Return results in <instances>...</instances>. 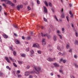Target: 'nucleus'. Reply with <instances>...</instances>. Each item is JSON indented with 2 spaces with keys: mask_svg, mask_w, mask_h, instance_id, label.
Listing matches in <instances>:
<instances>
[{
  "mask_svg": "<svg viewBox=\"0 0 78 78\" xmlns=\"http://www.w3.org/2000/svg\"><path fill=\"white\" fill-rule=\"evenodd\" d=\"M33 70L35 72L37 73V74H39V71H41V67H38L36 68V67H35L33 68Z\"/></svg>",
  "mask_w": 78,
  "mask_h": 78,
  "instance_id": "f257e3e1",
  "label": "nucleus"
},
{
  "mask_svg": "<svg viewBox=\"0 0 78 78\" xmlns=\"http://www.w3.org/2000/svg\"><path fill=\"white\" fill-rule=\"evenodd\" d=\"M56 59L55 58H48L47 59V60L49 62H51V61H55Z\"/></svg>",
  "mask_w": 78,
  "mask_h": 78,
  "instance_id": "f03ea898",
  "label": "nucleus"
},
{
  "mask_svg": "<svg viewBox=\"0 0 78 78\" xmlns=\"http://www.w3.org/2000/svg\"><path fill=\"white\" fill-rule=\"evenodd\" d=\"M32 47H37V48H39V44L37 43L34 44Z\"/></svg>",
  "mask_w": 78,
  "mask_h": 78,
  "instance_id": "7ed1b4c3",
  "label": "nucleus"
},
{
  "mask_svg": "<svg viewBox=\"0 0 78 78\" xmlns=\"http://www.w3.org/2000/svg\"><path fill=\"white\" fill-rule=\"evenodd\" d=\"M45 41V40L44 39V38L42 40V44L43 45H45V44H46Z\"/></svg>",
  "mask_w": 78,
  "mask_h": 78,
  "instance_id": "20e7f679",
  "label": "nucleus"
},
{
  "mask_svg": "<svg viewBox=\"0 0 78 78\" xmlns=\"http://www.w3.org/2000/svg\"><path fill=\"white\" fill-rule=\"evenodd\" d=\"M5 58L7 62H8L9 63H10L11 62L10 61V60H9V58L8 57H5Z\"/></svg>",
  "mask_w": 78,
  "mask_h": 78,
  "instance_id": "39448f33",
  "label": "nucleus"
},
{
  "mask_svg": "<svg viewBox=\"0 0 78 78\" xmlns=\"http://www.w3.org/2000/svg\"><path fill=\"white\" fill-rule=\"evenodd\" d=\"M44 13H47V8H46V7L44 6Z\"/></svg>",
  "mask_w": 78,
  "mask_h": 78,
  "instance_id": "423d86ee",
  "label": "nucleus"
},
{
  "mask_svg": "<svg viewBox=\"0 0 78 78\" xmlns=\"http://www.w3.org/2000/svg\"><path fill=\"white\" fill-rule=\"evenodd\" d=\"M54 66H55L56 67H58L59 66V65H58V64H57L56 63H55L53 64Z\"/></svg>",
  "mask_w": 78,
  "mask_h": 78,
  "instance_id": "0eeeda50",
  "label": "nucleus"
},
{
  "mask_svg": "<svg viewBox=\"0 0 78 78\" xmlns=\"http://www.w3.org/2000/svg\"><path fill=\"white\" fill-rule=\"evenodd\" d=\"M8 4L10 5V6H14V3H12V2L10 1L9 2Z\"/></svg>",
  "mask_w": 78,
  "mask_h": 78,
  "instance_id": "6e6552de",
  "label": "nucleus"
},
{
  "mask_svg": "<svg viewBox=\"0 0 78 78\" xmlns=\"http://www.w3.org/2000/svg\"><path fill=\"white\" fill-rule=\"evenodd\" d=\"M64 17H65V15H64V13H62L61 16V18L62 19H64Z\"/></svg>",
  "mask_w": 78,
  "mask_h": 78,
  "instance_id": "1a4fd4ad",
  "label": "nucleus"
},
{
  "mask_svg": "<svg viewBox=\"0 0 78 78\" xmlns=\"http://www.w3.org/2000/svg\"><path fill=\"white\" fill-rule=\"evenodd\" d=\"M60 61H62L63 63H64V64H65V63H66V60L65 59H62V58H61L60 59Z\"/></svg>",
  "mask_w": 78,
  "mask_h": 78,
  "instance_id": "9d476101",
  "label": "nucleus"
},
{
  "mask_svg": "<svg viewBox=\"0 0 78 78\" xmlns=\"http://www.w3.org/2000/svg\"><path fill=\"white\" fill-rule=\"evenodd\" d=\"M15 42L16 44H20V42H19L17 40H15Z\"/></svg>",
  "mask_w": 78,
  "mask_h": 78,
  "instance_id": "9b49d317",
  "label": "nucleus"
},
{
  "mask_svg": "<svg viewBox=\"0 0 78 78\" xmlns=\"http://www.w3.org/2000/svg\"><path fill=\"white\" fill-rule=\"evenodd\" d=\"M2 36L4 38H5L6 39L8 38V36H6L5 34H3Z\"/></svg>",
  "mask_w": 78,
  "mask_h": 78,
  "instance_id": "f8f14e48",
  "label": "nucleus"
},
{
  "mask_svg": "<svg viewBox=\"0 0 78 78\" xmlns=\"http://www.w3.org/2000/svg\"><path fill=\"white\" fill-rule=\"evenodd\" d=\"M10 1L7 0H5L4 2L6 4H9Z\"/></svg>",
  "mask_w": 78,
  "mask_h": 78,
  "instance_id": "ddd939ff",
  "label": "nucleus"
},
{
  "mask_svg": "<svg viewBox=\"0 0 78 78\" xmlns=\"http://www.w3.org/2000/svg\"><path fill=\"white\" fill-rule=\"evenodd\" d=\"M53 39L54 41H56V36L54 35L53 37Z\"/></svg>",
  "mask_w": 78,
  "mask_h": 78,
  "instance_id": "4468645a",
  "label": "nucleus"
},
{
  "mask_svg": "<svg viewBox=\"0 0 78 78\" xmlns=\"http://www.w3.org/2000/svg\"><path fill=\"white\" fill-rule=\"evenodd\" d=\"M25 76H28V75H29V73H28V72L25 73Z\"/></svg>",
  "mask_w": 78,
  "mask_h": 78,
  "instance_id": "2eb2a0df",
  "label": "nucleus"
},
{
  "mask_svg": "<svg viewBox=\"0 0 78 78\" xmlns=\"http://www.w3.org/2000/svg\"><path fill=\"white\" fill-rule=\"evenodd\" d=\"M44 3L45 4V5L46 6H48V3H47V1H45L44 2Z\"/></svg>",
  "mask_w": 78,
  "mask_h": 78,
  "instance_id": "dca6fc26",
  "label": "nucleus"
},
{
  "mask_svg": "<svg viewBox=\"0 0 78 78\" xmlns=\"http://www.w3.org/2000/svg\"><path fill=\"white\" fill-rule=\"evenodd\" d=\"M57 48L58 50L59 51H61V48H60V47H59V46H57Z\"/></svg>",
  "mask_w": 78,
  "mask_h": 78,
  "instance_id": "f3484780",
  "label": "nucleus"
},
{
  "mask_svg": "<svg viewBox=\"0 0 78 78\" xmlns=\"http://www.w3.org/2000/svg\"><path fill=\"white\" fill-rule=\"evenodd\" d=\"M75 35L76 37H78V34H77V31H76V30H75Z\"/></svg>",
  "mask_w": 78,
  "mask_h": 78,
  "instance_id": "a211bd4d",
  "label": "nucleus"
},
{
  "mask_svg": "<svg viewBox=\"0 0 78 78\" xmlns=\"http://www.w3.org/2000/svg\"><path fill=\"white\" fill-rule=\"evenodd\" d=\"M54 19H56V20L57 21H58V18H57L56 17V16L54 15Z\"/></svg>",
  "mask_w": 78,
  "mask_h": 78,
  "instance_id": "6ab92c4d",
  "label": "nucleus"
},
{
  "mask_svg": "<svg viewBox=\"0 0 78 78\" xmlns=\"http://www.w3.org/2000/svg\"><path fill=\"white\" fill-rule=\"evenodd\" d=\"M48 4L49 6H50L51 7V6H52V5L51 4V2H49Z\"/></svg>",
  "mask_w": 78,
  "mask_h": 78,
  "instance_id": "aec40b11",
  "label": "nucleus"
},
{
  "mask_svg": "<svg viewBox=\"0 0 78 78\" xmlns=\"http://www.w3.org/2000/svg\"><path fill=\"white\" fill-rule=\"evenodd\" d=\"M69 17L68 16H66V19L67 21L68 22H69Z\"/></svg>",
  "mask_w": 78,
  "mask_h": 78,
  "instance_id": "412c9836",
  "label": "nucleus"
},
{
  "mask_svg": "<svg viewBox=\"0 0 78 78\" xmlns=\"http://www.w3.org/2000/svg\"><path fill=\"white\" fill-rule=\"evenodd\" d=\"M62 33H63V34H64V28H62Z\"/></svg>",
  "mask_w": 78,
  "mask_h": 78,
  "instance_id": "4be33fe9",
  "label": "nucleus"
},
{
  "mask_svg": "<svg viewBox=\"0 0 78 78\" xmlns=\"http://www.w3.org/2000/svg\"><path fill=\"white\" fill-rule=\"evenodd\" d=\"M13 54L14 56H16V52L15 51H13Z\"/></svg>",
  "mask_w": 78,
  "mask_h": 78,
  "instance_id": "5701e85b",
  "label": "nucleus"
},
{
  "mask_svg": "<svg viewBox=\"0 0 78 78\" xmlns=\"http://www.w3.org/2000/svg\"><path fill=\"white\" fill-rule=\"evenodd\" d=\"M13 27H14L15 28H17V25H13Z\"/></svg>",
  "mask_w": 78,
  "mask_h": 78,
  "instance_id": "b1692460",
  "label": "nucleus"
},
{
  "mask_svg": "<svg viewBox=\"0 0 78 78\" xmlns=\"http://www.w3.org/2000/svg\"><path fill=\"white\" fill-rule=\"evenodd\" d=\"M18 62L20 64H22V62L20 61H18Z\"/></svg>",
  "mask_w": 78,
  "mask_h": 78,
  "instance_id": "393cba45",
  "label": "nucleus"
},
{
  "mask_svg": "<svg viewBox=\"0 0 78 78\" xmlns=\"http://www.w3.org/2000/svg\"><path fill=\"white\" fill-rule=\"evenodd\" d=\"M66 48L67 49L69 48V45L67 44L66 46Z\"/></svg>",
  "mask_w": 78,
  "mask_h": 78,
  "instance_id": "a878e982",
  "label": "nucleus"
},
{
  "mask_svg": "<svg viewBox=\"0 0 78 78\" xmlns=\"http://www.w3.org/2000/svg\"><path fill=\"white\" fill-rule=\"evenodd\" d=\"M27 39L28 40H30L31 39V37L30 36H28L27 37Z\"/></svg>",
  "mask_w": 78,
  "mask_h": 78,
  "instance_id": "bb28decb",
  "label": "nucleus"
},
{
  "mask_svg": "<svg viewBox=\"0 0 78 78\" xmlns=\"http://www.w3.org/2000/svg\"><path fill=\"white\" fill-rule=\"evenodd\" d=\"M47 37L48 39H50V38H51V36H50V35H49L48 34V36H47Z\"/></svg>",
  "mask_w": 78,
  "mask_h": 78,
  "instance_id": "cd10ccee",
  "label": "nucleus"
},
{
  "mask_svg": "<svg viewBox=\"0 0 78 78\" xmlns=\"http://www.w3.org/2000/svg\"><path fill=\"white\" fill-rule=\"evenodd\" d=\"M58 36H59L60 39H62V36H61V35H58Z\"/></svg>",
  "mask_w": 78,
  "mask_h": 78,
  "instance_id": "c85d7f7f",
  "label": "nucleus"
},
{
  "mask_svg": "<svg viewBox=\"0 0 78 78\" xmlns=\"http://www.w3.org/2000/svg\"><path fill=\"white\" fill-rule=\"evenodd\" d=\"M75 67H76V68H78V65H77V64L75 63Z\"/></svg>",
  "mask_w": 78,
  "mask_h": 78,
  "instance_id": "c756f323",
  "label": "nucleus"
},
{
  "mask_svg": "<svg viewBox=\"0 0 78 78\" xmlns=\"http://www.w3.org/2000/svg\"><path fill=\"white\" fill-rule=\"evenodd\" d=\"M17 9L18 11H19L20 10V7L19 6H17Z\"/></svg>",
  "mask_w": 78,
  "mask_h": 78,
  "instance_id": "7c9ffc66",
  "label": "nucleus"
},
{
  "mask_svg": "<svg viewBox=\"0 0 78 78\" xmlns=\"http://www.w3.org/2000/svg\"><path fill=\"white\" fill-rule=\"evenodd\" d=\"M48 35V34H44V37H46V36L47 37Z\"/></svg>",
  "mask_w": 78,
  "mask_h": 78,
  "instance_id": "2f4dec72",
  "label": "nucleus"
},
{
  "mask_svg": "<svg viewBox=\"0 0 78 78\" xmlns=\"http://www.w3.org/2000/svg\"><path fill=\"white\" fill-rule=\"evenodd\" d=\"M21 56L22 57H25V55L24 54H23L21 55Z\"/></svg>",
  "mask_w": 78,
  "mask_h": 78,
  "instance_id": "473e14b6",
  "label": "nucleus"
},
{
  "mask_svg": "<svg viewBox=\"0 0 78 78\" xmlns=\"http://www.w3.org/2000/svg\"><path fill=\"white\" fill-rule=\"evenodd\" d=\"M37 4H38V5H39V4H40V1H39V0H37Z\"/></svg>",
  "mask_w": 78,
  "mask_h": 78,
  "instance_id": "72a5a7b5",
  "label": "nucleus"
},
{
  "mask_svg": "<svg viewBox=\"0 0 78 78\" xmlns=\"http://www.w3.org/2000/svg\"><path fill=\"white\" fill-rule=\"evenodd\" d=\"M43 19L44 21L45 22H47V20L45 18H44Z\"/></svg>",
  "mask_w": 78,
  "mask_h": 78,
  "instance_id": "f704fd0d",
  "label": "nucleus"
},
{
  "mask_svg": "<svg viewBox=\"0 0 78 78\" xmlns=\"http://www.w3.org/2000/svg\"><path fill=\"white\" fill-rule=\"evenodd\" d=\"M30 52L31 54H33V53H34V51H33V50H31Z\"/></svg>",
  "mask_w": 78,
  "mask_h": 78,
  "instance_id": "c9c22d12",
  "label": "nucleus"
},
{
  "mask_svg": "<svg viewBox=\"0 0 78 78\" xmlns=\"http://www.w3.org/2000/svg\"><path fill=\"white\" fill-rule=\"evenodd\" d=\"M40 27H41L37 25V30H38L39 29V28H40Z\"/></svg>",
  "mask_w": 78,
  "mask_h": 78,
  "instance_id": "e433bc0d",
  "label": "nucleus"
},
{
  "mask_svg": "<svg viewBox=\"0 0 78 78\" xmlns=\"http://www.w3.org/2000/svg\"><path fill=\"white\" fill-rule=\"evenodd\" d=\"M13 65L14 66H15V67H17V65L15 63H13Z\"/></svg>",
  "mask_w": 78,
  "mask_h": 78,
  "instance_id": "4c0bfd02",
  "label": "nucleus"
},
{
  "mask_svg": "<svg viewBox=\"0 0 78 78\" xmlns=\"http://www.w3.org/2000/svg\"><path fill=\"white\" fill-rule=\"evenodd\" d=\"M37 52L39 54H41V51H38Z\"/></svg>",
  "mask_w": 78,
  "mask_h": 78,
  "instance_id": "58836bf2",
  "label": "nucleus"
},
{
  "mask_svg": "<svg viewBox=\"0 0 78 78\" xmlns=\"http://www.w3.org/2000/svg\"><path fill=\"white\" fill-rule=\"evenodd\" d=\"M29 48H26V51H29Z\"/></svg>",
  "mask_w": 78,
  "mask_h": 78,
  "instance_id": "ea45409f",
  "label": "nucleus"
},
{
  "mask_svg": "<svg viewBox=\"0 0 78 78\" xmlns=\"http://www.w3.org/2000/svg\"><path fill=\"white\" fill-rule=\"evenodd\" d=\"M72 49H71L69 50V53H72Z\"/></svg>",
  "mask_w": 78,
  "mask_h": 78,
  "instance_id": "a19ab883",
  "label": "nucleus"
},
{
  "mask_svg": "<svg viewBox=\"0 0 78 78\" xmlns=\"http://www.w3.org/2000/svg\"><path fill=\"white\" fill-rule=\"evenodd\" d=\"M2 5L4 7H6V5L5 4H3Z\"/></svg>",
  "mask_w": 78,
  "mask_h": 78,
  "instance_id": "79ce46f5",
  "label": "nucleus"
},
{
  "mask_svg": "<svg viewBox=\"0 0 78 78\" xmlns=\"http://www.w3.org/2000/svg\"><path fill=\"white\" fill-rule=\"evenodd\" d=\"M20 8V9L22 8L23 7V6H22V5H20V6H19Z\"/></svg>",
  "mask_w": 78,
  "mask_h": 78,
  "instance_id": "37998d69",
  "label": "nucleus"
},
{
  "mask_svg": "<svg viewBox=\"0 0 78 78\" xmlns=\"http://www.w3.org/2000/svg\"><path fill=\"white\" fill-rule=\"evenodd\" d=\"M27 9L28 10H30L31 9V8L29 6H27Z\"/></svg>",
  "mask_w": 78,
  "mask_h": 78,
  "instance_id": "c03bdc74",
  "label": "nucleus"
},
{
  "mask_svg": "<svg viewBox=\"0 0 78 78\" xmlns=\"http://www.w3.org/2000/svg\"><path fill=\"white\" fill-rule=\"evenodd\" d=\"M59 72L60 73H62V74H63V71H62V70H60L59 71Z\"/></svg>",
  "mask_w": 78,
  "mask_h": 78,
  "instance_id": "a18cd8bd",
  "label": "nucleus"
},
{
  "mask_svg": "<svg viewBox=\"0 0 78 78\" xmlns=\"http://www.w3.org/2000/svg\"><path fill=\"white\" fill-rule=\"evenodd\" d=\"M75 43L77 45H78V41H76Z\"/></svg>",
  "mask_w": 78,
  "mask_h": 78,
  "instance_id": "49530a36",
  "label": "nucleus"
},
{
  "mask_svg": "<svg viewBox=\"0 0 78 78\" xmlns=\"http://www.w3.org/2000/svg\"><path fill=\"white\" fill-rule=\"evenodd\" d=\"M40 28H41L42 29H44V27L42 26H41L40 27Z\"/></svg>",
  "mask_w": 78,
  "mask_h": 78,
  "instance_id": "de8ad7c7",
  "label": "nucleus"
},
{
  "mask_svg": "<svg viewBox=\"0 0 78 78\" xmlns=\"http://www.w3.org/2000/svg\"><path fill=\"white\" fill-rule=\"evenodd\" d=\"M29 78H33V76L31 75H29Z\"/></svg>",
  "mask_w": 78,
  "mask_h": 78,
  "instance_id": "09e8293b",
  "label": "nucleus"
},
{
  "mask_svg": "<svg viewBox=\"0 0 78 78\" xmlns=\"http://www.w3.org/2000/svg\"><path fill=\"white\" fill-rule=\"evenodd\" d=\"M31 16H32V17H34V16H35V15H34V14H32Z\"/></svg>",
  "mask_w": 78,
  "mask_h": 78,
  "instance_id": "8fccbe9b",
  "label": "nucleus"
},
{
  "mask_svg": "<svg viewBox=\"0 0 78 78\" xmlns=\"http://www.w3.org/2000/svg\"><path fill=\"white\" fill-rule=\"evenodd\" d=\"M18 77H22V76L20 74V75H18Z\"/></svg>",
  "mask_w": 78,
  "mask_h": 78,
  "instance_id": "3c124183",
  "label": "nucleus"
},
{
  "mask_svg": "<svg viewBox=\"0 0 78 78\" xmlns=\"http://www.w3.org/2000/svg\"><path fill=\"white\" fill-rule=\"evenodd\" d=\"M9 59L11 60V61H12V58L11 57H9Z\"/></svg>",
  "mask_w": 78,
  "mask_h": 78,
  "instance_id": "603ef678",
  "label": "nucleus"
},
{
  "mask_svg": "<svg viewBox=\"0 0 78 78\" xmlns=\"http://www.w3.org/2000/svg\"><path fill=\"white\" fill-rule=\"evenodd\" d=\"M13 2L14 3H16L17 2L16 0H13Z\"/></svg>",
  "mask_w": 78,
  "mask_h": 78,
  "instance_id": "864d4df0",
  "label": "nucleus"
},
{
  "mask_svg": "<svg viewBox=\"0 0 78 78\" xmlns=\"http://www.w3.org/2000/svg\"><path fill=\"white\" fill-rule=\"evenodd\" d=\"M74 57L75 58H77V56H76V55H74Z\"/></svg>",
  "mask_w": 78,
  "mask_h": 78,
  "instance_id": "5fc2aeb1",
  "label": "nucleus"
},
{
  "mask_svg": "<svg viewBox=\"0 0 78 78\" xmlns=\"http://www.w3.org/2000/svg\"><path fill=\"white\" fill-rule=\"evenodd\" d=\"M70 77H71V78H75L74 77V76H72V75H71L70 76Z\"/></svg>",
  "mask_w": 78,
  "mask_h": 78,
  "instance_id": "6e6d98bb",
  "label": "nucleus"
},
{
  "mask_svg": "<svg viewBox=\"0 0 78 78\" xmlns=\"http://www.w3.org/2000/svg\"><path fill=\"white\" fill-rule=\"evenodd\" d=\"M29 68H30V66H27V69H29Z\"/></svg>",
  "mask_w": 78,
  "mask_h": 78,
  "instance_id": "4d7b16f0",
  "label": "nucleus"
},
{
  "mask_svg": "<svg viewBox=\"0 0 78 78\" xmlns=\"http://www.w3.org/2000/svg\"><path fill=\"white\" fill-rule=\"evenodd\" d=\"M41 36H42V37H44V34L42 33H41Z\"/></svg>",
  "mask_w": 78,
  "mask_h": 78,
  "instance_id": "13d9d810",
  "label": "nucleus"
},
{
  "mask_svg": "<svg viewBox=\"0 0 78 78\" xmlns=\"http://www.w3.org/2000/svg\"><path fill=\"white\" fill-rule=\"evenodd\" d=\"M14 36H16V37H17V34H16V33H14Z\"/></svg>",
  "mask_w": 78,
  "mask_h": 78,
  "instance_id": "bf43d9fd",
  "label": "nucleus"
},
{
  "mask_svg": "<svg viewBox=\"0 0 78 78\" xmlns=\"http://www.w3.org/2000/svg\"><path fill=\"white\" fill-rule=\"evenodd\" d=\"M53 73H51V76H53Z\"/></svg>",
  "mask_w": 78,
  "mask_h": 78,
  "instance_id": "052dcab7",
  "label": "nucleus"
},
{
  "mask_svg": "<svg viewBox=\"0 0 78 78\" xmlns=\"http://www.w3.org/2000/svg\"><path fill=\"white\" fill-rule=\"evenodd\" d=\"M20 72L19 70H17V73H20Z\"/></svg>",
  "mask_w": 78,
  "mask_h": 78,
  "instance_id": "680f3d73",
  "label": "nucleus"
},
{
  "mask_svg": "<svg viewBox=\"0 0 78 78\" xmlns=\"http://www.w3.org/2000/svg\"><path fill=\"white\" fill-rule=\"evenodd\" d=\"M22 38L23 39H25V38L24 37V36H22Z\"/></svg>",
  "mask_w": 78,
  "mask_h": 78,
  "instance_id": "e2e57ef3",
  "label": "nucleus"
},
{
  "mask_svg": "<svg viewBox=\"0 0 78 78\" xmlns=\"http://www.w3.org/2000/svg\"><path fill=\"white\" fill-rule=\"evenodd\" d=\"M6 69H9V67L8 66H6Z\"/></svg>",
  "mask_w": 78,
  "mask_h": 78,
  "instance_id": "0e129e2a",
  "label": "nucleus"
},
{
  "mask_svg": "<svg viewBox=\"0 0 78 78\" xmlns=\"http://www.w3.org/2000/svg\"><path fill=\"white\" fill-rule=\"evenodd\" d=\"M57 33L59 34L60 33V31H59L58 30H57Z\"/></svg>",
  "mask_w": 78,
  "mask_h": 78,
  "instance_id": "69168bd1",
  "label": "nucleus"
},
{
  "mask_svg": "<svg viewBox=\"0 0 78 78\" xmlns=\"http://www.w3.org/2000/svg\"><path fill=\"white\" fill-rule=\"evenodd\" d=\"M71 17H73V15L72 14L71 15Z\"/></svg>",
  "mask_w": 78,
  "mask_h": 78,
  "instance_id": "338daca9",
  "label": "nucleus"
},
{
  "mask_svg": "<svg viewBox=\"0 0 78 78\" xmlns=\"http://www.w3.org/2000/svg\"><path fill=\"white\" fill-rule=\"evenodd\" d=\"M69 13L70 14V15L71 14H72V12H71V11H69Z\"/></svg>",
  "mask_w": 78,
  "mask_h": 78,
  "instance_id": "774afa93",
  "label": "nucleus"
}]
</instances>
